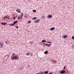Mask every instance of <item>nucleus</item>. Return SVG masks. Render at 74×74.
Here are the masks:
<instances>
[{
  "label": "nucleus",
  "mask_w": 74,
  "mask_h": 74,
  "mask_svg": "<svg viewBox=\"0 0 74 74\" xmlns=\"http://www.w3.org/2000/svg\"><path fill=\"white\" fill-rule=\"evenodd\" d=\"M19 57L18 56H14L11 57V59L12 60H15V59H18Z\"/></svg>",
  "instance_id": "1"
},
{
  "label": "nucleus",
  "mask_w": 74,
  "mask_h": 74,
  "mask_svg": "<svg viewBox=\"0 0 74 74\" xmlns=\"http://www.w3.org/2000/svg\"><path fill=\"white\" fill-rule=\"evenodd\" d=\"M19 57L18 56H14L11 57V59L12 60H15V59H18Z\"/></svg>",
  "instance_id": "2"
},
{
  "label": "nucleus",
  "mask_w": 74,
  "mask_h": 74,
  "mask_svg": "<svg viewBox=\"0 0 74 74\" xmlns=\"http://www.w3.org/2000/svg\"><path fill=\"white\" fill-rule=\"evenodd\" d=\"M60 73L61 74H64V73H66V70H62V71H60Z\"/></svg>",
  "instance_id": "3"
},
{
  "label": "nucleus",
  "mask_w": 74,
  "mask_h": 74,
  "mask_svg": "<svg viewBox=\"0 0 74 74\" xmlns=\"http://www.w3.org/2000/svg\"><path fill=\"white\" fill-rule=\"evenodd\" d=\"M16 11H17V12H18V13H20V12H21V10L19 9H17L16 10Z\"/></svg>",
  "instance_id": "4"
},
{
  "label": "nucleus",
  "mask_w": 74,
  "mask_h": 74,
  "mask_svg": "<svg viewBox=\"0 0 74 74\" xmlns=\"http://www.w3.org/2000/svg\"><path fill=\"white\" fill-rule=\"evenodd\" d=\"M7 23H5L4 22L1 23V24H2V25H6V24H7Z\"/></svg>",
  "instance_id": "5"
},
{
  "label": "nucleus",
  "mask_w": 74,
  "mask_h": 74,
  "mask_svg": "<svg viewBox=\"0 0 74 74\" xmlns=\"http://www.w3.org/2000/svg\"><path fill=\"white\" fill-rule=\"evenodd\" d=\"M5 18H6V19H10V17L7 15L6 16Z\"/></svg>",
  "instance_id": "6"
},
{
  "label": "nucleus",
  "mask_w": 74,
  "mask_h": 74,
  "mask_svg": "<svg viewBox=\"0 0 74 74\" xmlns=\"http://www.w3.org/2000/svg\"><path fill=\"white\" fill-rule=\"evenodd\" d=\"M54 29H55V27L51 28H50V30H51V31H52L53 30H54Z\"/></svg>",
  "instance_id": "7"
},
{
  "label": "nucleus",
  "mask_w": 74,
  "mask_h": 74,
  "mask_svg": "<svg viewBox=\"0 0 74 74\" xmlns=\"http://www.w3.org/2000/svg\"><path fill=\"white\" fill-rule=\"evenodd\" d=\"M39 20H35L34 21L35 23H38V22H39Z\"/></svg>",
  "instance_id": "8"
},
{
  "label": "nucleus",
  "mask_w": 74,
  "mask_h": 74,
  "mask_svg": "<svg viewBox=\"0 0 74 74\" xmlns=\"http://www.w3.org/2000/svg\"><path fill=\"white\" fill-rule=\"evenodd\" d=\"M48 53V51H45L44 52V53H45V54H47V53Z\"/></svg>",
  "instance_id": "9"
},
{
  "label": "nucleus",
  "mask_w": 74,
  "mask_h": 74,
  "mask_svg": "<svg viewBox=\"0 0 74 74\" xmlns=\"http://www.w3.org/2000/svg\"><path fill=\"white\" fill-rule=\"evenodd\" d=\"M48 17H49V18H52V15H51V14H49L48 16Z\"/></svg>",
  "instance_id": "10"
},
{
  "label": "nucleus",
  "mask_w": 74,
  "mask_h": 74,
  "mask_svg": "<svg viewBox=\"0 0 74 74\" xmlns=\"http://www.w3.org/2000/svg\"><path fill=\"white\" fill-rule=\"evenodd\" d=\"M37 18V17H34L32 18V20H35V19H36Z\"/></svg>",
  "instance_id": "11"
},
{
  "label": "nucleus",
  "mask_w": 74,
  "mask_h": 74,
  "mask_svg": "<svg viewBox=\"0 0 74 74\" xmlns=\"http://www.w3.org/2000/svg\"><path fill=\"white\" fill-rule=\"evenodd\" d=\"M4 45V43H0V46H3Z\"/></svg>",
  "instance_id": "12"
},
{
  "label": "nucleus",
  "mask_w": 74,
  "mask_h": 74,
  "mask_svg": "<svg viewBox=\"0 0 74 74\" xmlns=\"http://www.w3.org/2000/svg\"><path fill=\"white\" fill-rule=\"evenodd\" d=\"M63 38H66V37H67V35L64 36H63Z\"/></svg>",
  "instance_id": "13"
},
{
  "label": "nucleus",
  "mask_w": 74,
  "mask_h": 74,
  "mask_svg": "<svg viewBox=\"0 0 74 74\" xmlns=\"http://www.w3.org/2000/svg\"><path fill=\"white\" fill-rule=\"evenodd\" d=\"M48 73H49V72L48 71H46L44 72L45 74H48Z\"/></svg>",
  "instance_id": "14"
},
{
  "label": "nucleus",
  "mask_w": 74,
  "mask_h": 74,
  "mask_svg": "<svg viewBox=\"0 0 74 74\" xmlns=\"http://www.w3.org/2000/svg\"><path fill=\"white\" fill-rule=\"evenodd\" d=\"M26 55H27V56H28L29 55H30V53L29 52H28L26 54Z\"/></svg>",
  "instance_id": "15"
},
{
  "label": "nucleus",
  "mask_w": 74,
  "mask_h": 74,
  "mask_svg": "<svg viewBox=\"0 0 74 74\" xmlns=\"http://www.w3.org/2000/svg\"><path fill=\"white\" fill-rule=\"evenodd\" d=\"M42 42H46V40H43L42 41Z\"/></svg>",
  "instance_id": "16"
},
{
  "label": "nucleus",
  "mask_w": 74,
  "mask_h": 74,
  "mask_svg": "<svg viewBox=\"0 0 74 74\" xmlns=\"http://www.w3.org/2000/svg\"><path fill=\"white\" fill-rule=\"evenodd\" d=\"M33 42L32 41L30 42H29V44H33Z\"/></svg>",
  "instance_id": "17"
},
{
  "label": "nucleus",
  "mask_w": 74,
  "mask_h": 74,
  "mask_svg": "<svg viewBox=\"0 0 74 74\" xmlns=\"http://www.w3.org/2000/svg\"><path fill=\"white\" fill-rule=\"evenodd\" d=\"M20 17H21V15L19 16L18 17V19H21L20 18Z\"/></svg>",
  "instance_id": "18"
},
{
  "label": "nucleus",
  "mask_w": 74,
  "mask_h": 74,
  "mask_svg": "<svg viewBox=\"0 0 74 74\" xmlns=\"http://www.w3.org/2000/svg\"><path fill=\"white\" fill-rule=\"evenodd\" d=\"M18 22V21H14V24H15V23H17V22Z\"/></svg>",
  "instance_id": "19"
},
{
  "label": "nucleus",
  "mask_w": 74,
  "mask_h": 74,
  "mask_svg": "<svg viewBox=\"0 0 74 74\" xmlns=\"http://www.w3.org/2000/svg\"><path fill=\"white\" fill-rule=\"evenodd\" d=\"M14 55H15V53H13L12 54V57H13V56H14Z\"/></svg>",
  "instance_id": "20"
},
{
  "label": "nucleus",
  "mask_w": 74,
  "mask_h": 74,
  "mask_svg": "<svg viewBox=\"0 0 74 74\" xmlns=\"http://www.w3.org/2000/svg\"><path fill=\"white\" fill-rule=\"evenodd\" d=\"M33 12H36V10H33Z\"/></svg>",
  "instance_id": "21"
},
{
  "label": "nucleus",
  "mask_w": 74,
  "mask_h": 74,
  "mask_svg": "<svg viewBox=\"0 0 74 74\" xmlns=\"http://www.w3.org/2000/svg\"><path fill=\"white\" fill-rule=\"evenodd\" d=\"M72 39H73V40H74V36H73L72 37Z\"/></svg>",
  "instance_id": "22"
},
{
  "label": "nucleus",
  "mask_w": 74,
  "mask_h": 74,
  "mask_svg": "<svg viewBox=\"0 0 74 74\" xmlns=\"http://www.w3.org/2000/svg\"><path fill=\"white\" fill-rule=\"evenodd\" d=\"M40 74H44V72H42V73L40 72Z\"/></svg>",
  "instance_id": "23"
},
{
  "label": "nucleus",
  "mask_w": 74,
  "mask_h": 74,
  "mask_svg": "<svg viewBox=\"0 0 74 74\" xmlns=\"http://www.w3.org/2000/svg\"><path fill=\"white\" fill-rule=\"evenodd\" d=\"M46 45H47V46H49L51 44L48 45V44H46Z\"/></svg>",
  "instance_id": "24"
},
{
  "label": "nucleus",
  "mask_w": 74,
  "mask_h": 74,
  "mask_svg": "<svg viewBox=\"0 0 74 74\" xmlns=\"http://www.w3.org/2000/svg\"><path fill=\"white\" fill-rule=\"evenodd\" d=\"M23 14H21V18H22L23 17Z\"/></svg>",
  "instance_id": "25"
},
{
  "label": "nucleus",
  "mask_w": 74,
  "mask_h": 74,
  "mask_svg": "<svg viewBox=\"0 0 74 74\" xmlns=\"http://www.w3.org/2000/svg\"><path fill=\"white\" fill-rule=\"evenodd\" d=\"M31 23V21H29L28 23Z\"/></svg>",
  "instance_id": "26"
},
{
  "label": "nucleus",
  "mask_w": 74,
  "mask_h": 74,
  "mask_svg": "<svg viewBox=\"0 0 74 74\" xmlns=\"http://www.w3.org/2000/svg\"><path fill=\"white\" fill-rule=\"evenodd\" d=\"M14 25H15V24H14H14L11 25H10V26H14Z\"/></svg>",
  "instance_id": "27"
},
{
  "label": "nucleus",
  "mask_w": 74,
  "mask_h": 74,
  "mask_svg": "<svg viewBox=\"0 0 74 74\" xmlns=\"http://www.w3.org/2000/svg\"><path fill=\"white\" fill-rule=\"evenodd\" d=\"M42 18H44V17L43 16H42Z\"/></svg>",
  "instance_id": "28"
},
{
  "label": "nucleus",
  "mask_w": 74,
  "mask_h": 74,
  "mask_svg": "<svg viewBox=\"0 0 74 74\" xmlns=\"http://www.w3.org/2000/svg\"><path fill=\"white\" fill-rule=\"evenodd\" d=\"M48 74H52V72Z\"/></svg>",
  "instance_id": "29"
},
{
  "label": "nucleus",
  "mask_w": 74,
  "mask_h": 74,
  "mask_svg": "<svg viewBox=\"0 0 74 74\" xmlns=\"http://www.w3.org/2000/svg\"><path fill=\"white\" fill-rule=\"evenodd\" d=\"M47 43H51V42H47Z\"/></svg>",
  "instance_id": "30"
},
{
  "label": "nucleus",
  "mask_w": 74,
  "mask_h": 74,
  "mask_svg": "<svg viewBox=\"0 0 74 74\" xmlns=\"http://www.w3.org/2000/svg\"><path fill=\"white\" fill-rule=\"evenodd\" d=\"M15 27H16V28L17 29H18V26L16 27V26Z\"/></svg>",
  "instance_id": "31"
},
{
  "label": "nucleus",
  "mask_w": 74,
  "mask_h": 74,
  "mask_svg": "<svg viewBox=\"0 0 74 74\" xmlns=\"http://www.w3.org/2000/svg\"><path fill=\"white\" fill-rule=\"evenodd\" d=\"M13 19H15V17H13Z\"/></svg>",
  "instance_id": "32"
},
{
  "label": "nucleus",
  "mask_w": 74,
  "mask_h": 74,
  "mask_svg": "<svg viewBox=\"0 0 74 74\" xmlns=\"http://www.w3.org/2000/svg\"><path fill=\"white\" fill-rule=\"evenodd\" d=\"M5 44H7V41H5Z\"/></svg>",
  "instance_id": "33"
},
{
  "label": "nucleus",
  "mask_w": 74,
  "mask_h": 74,
  "mask_svg": "<svg viewBox=\"0 0 74 74\" xmlns=\"http://www.w3.org/2000/svg\"><path fill=\"white\" fill-rule=\"evenodd\" d=\"M25 18H27V16H25Z\"/></svg>",
  "instance_id": "34"
},
{
  "label": "nucleus",
  "mask_w": 74,
  "mask_h": 74,
  "mask_svg": "<svg viewBox=\"0 0 74 74\" xmlns=\"http://www.w3.org/2000/svg\"><path fill=\"white\" fill-rule=\"evenodd\" d=\"M64 67H65V66L64 67V69H66V68H64Z\"/></svg>",
  "instance_id": "35"
},
{
  "label": "nucleus",
  "mask_w": 74,
  "mask_h": 74,
  "mask_svg": "<svg viewBox=\"0 0 74 74\" xmlns=\"http://www.w3.org/2000/svg\"><path fill=\"white\" fill-rule=\"evenodd\" d=\"M38 73V74H41V73Z\"/></svg>",
  "instance_id": "36"
},
{
  "label": "nucleus",
  "mask_w": 74,
  "mask_h": 74,
  "mask_svg": "<svg viewBox=\"0 0 74 74\" xmlns=\"http://www.w3.org/2000/svg\"><path fill=\"white\" fill-rule=\"evenodd\" d=\"M16 17L17 18V16H16Z\"/></svg>",
  "instance_id": "37"
},
{
  "label": "nucleus",
  "mask_w": 74,
  "mask_h": 74,
  "mask_svg": "<svg viewBox=\"0 0 74 74\" xmlns=\"http://www.w3.org/2000/svg\"><path fill=\"white\" fill-rule=\"evenodd\" d=\"M3 19H4V18H3Z\"/></svg>",
  "instance_id": "38"
},
{
  "label": "nucleus",
  "mask_w": 74,
  "mask_h": 74,
  "mask_svg": "<svg viewBox=\"0 0 74 74\" xmlns=\"http://www.w3.org/2000/svg\"><path fill=\"white\" fill-rule=\"evenodd\" d=\"M1 47H0V48H1Z\"/></svg>",
  "instance_id": "39"
},
{
  "label": "nucleus",
  "mask_w": 74,
  "mask_h": 74,
  "mask_svg": "<svg viewBox=\"0 0 74 74\" xmlns=\"http://www.w3.org/2000/svg\"><path fill=\"white\" fill-rule=\"evenodd\" d=\"M29 66H28V67H29Z\"/></svg>",
  "instance_id": "40"
},
{
  "label": "nucleus",
  "mask_w": 74,
  "mask_h": 74,
  "mask_svg": "<svg viewBox=\"0 0 74 74\" xmlns=\"http://www.w3.org/2000/svg\"><path fill=\"white\" fill-rule=\"evenodd\" d=\"M36 74H38V73H37Z\"/></svg>",
  "instance_id": "41"
}]
</instances>
